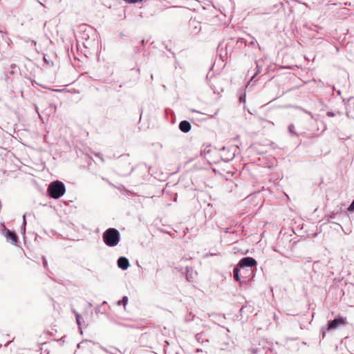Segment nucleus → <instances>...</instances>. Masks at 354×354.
Returning a JSON list of instances; mask_svg holds the SVG:
<instances>
[{
	"instance_id": "8",
	"label": "nucleus",
	"mask_w": 354,
	"mask_h": 354,
	"mask_svg": "<svg viewBox=\"0 0 354 354\" xmlns=\"http://www.w3.org/2000/svg\"><path fill=\"white\" fill-rule=\"evenodd\" d=\"M240 270H241V268L237 266L236 267H235L234 268V270H233L234 278L236 281H240V277H239Z\"/></svg>"
},
{
	"instance_id": "5",
	"label": "nucleus",
	"mask_w": 354,
	"mask_h": 354,
	"mask_svg": "<svg viewBox=\"0 0 354 354\" xmlns=\"http://www.w3.org/2000/svg\"><path fill=\"white\" fill-rule=\"evenodd\" d=\"M118 266L123 270H127L129 266V260L124 257H121L118 259Z\"/></svg>"
},
{
	"instance_id": "3",
	"label": "nucleus",
	"mask_w": 354,
	"mask_h": 354,
	"mask_svg": "<svg viewBox=\"0 0 354 354\" xmlns=\"http://www.w3.org/2000/svg\"><path fill=\"white\" fill-rule=\"evenodd\" d=\"M346 324V318L343 317H339L334 319L332 321L328 322V328L329 330L336 329L339 326H344Z\"/></svg>"
},
{
	"instance_id": "4",
	"label": "nucleus",
	"mask_w": 354,
	"mask_h": 354,
	"mask_svg": "<svg viewBox=\"0 0 354 354\" xmlns=\"http://www.w3.org/2000/svg\"><path fill=\"white\" fill-rule=\"evenodd\" d=\"M257 263V261L254 259L247 257L240 260L238 266L241 269H244L245 267H255Z\"/></svg>"
},
{
	"instance_id": "13",
	"label": "nucleus",
	"mask_w": 354,
	"mask_h": 354,
	"mask_svg": "<svg viewBox=\"0 0 354 354\" xmlns=\"http://www.w3.org/2000/svg\"><path fill=\"white\" fill-rule=\"evenodd\" d=\"M298 109L301 110L302 111H304V113H306V114H308V115H309L312 116V113H311V112L308 111H306V110L304 109L303 108H301V107H300V106H298Z\"/></svg>"
},
{
	"instance_id": "12",
	"label": "nucleus",
	"mask_w": 354,
	"mask_h": 354,
	"mask_svg": "<svg viewBox=\"0 0 354 354\" xmlns=\"http://www.w3.org/2000/svg\"><path fill=\"white\" fill-rule=\"evenodd\" d=\"M348 210L349 212H353L354 211V199H353V201L351 203V204L349 205V207H348Z\"/></svg>"
},
{
	"instance_id": "16",
	"label": "nucleus",
	"mask_w": 354,
	"mask_h": 354,
	"mask_svg": "<svg viewBox=\"0 0 354 354\" xmlns=\"http://www.w3.org/2000/svg\"><path fill=\"white\" fill-rule=\"evenodd\" d=\"M0 33L1 35L2 38L5 39V37H6V33L3 32L2 31H0Z\"/></svg>"
},
{
	"instance_id": "1",
	"label": "nucleus",
	"mask_w": 354,
	"mask_h": 354,
	"mask_svg": "<svg viewBox=\"0 0 354 354\" xmlns=\"http://www.w3.org/2000/svg\"><path fill=\"white\" fill-rule=\"evenodd\" d=\"M103 241L109 247L117 245L120 240V234L115 228H109L103 233Z\"/></svg>"
},
{
	"instance_id": "14",
	"label": "nucleus",
	"mask_w": 354,
	"mask_h": 354,
	"mask_svg": "<svg viewBox=\"0 0 354 354\" xmlns=\"http://www.w3.org/2000/svg\"><path fill=\"white\" fill-rule=\"evenodd\" d=\"M25 217H26V216H25V215H24V216H23V219H24V221H23L24 229H23V230H24V232H25V226H26V218H25Z\"/></svg>"
},
{
	"instance_id": "17",
	"label": "nucleus",
	"mask_w": 354,
	"mask_h": 354,
	"mask_svg": "<svg viewBox=\"0 0 354 354\" xmlns=\"http://www.w3.org/2000/svg\"><path fill=\"white\" fill-rule=\"evenodd\" d=\"M43 260H44V266L46 267L47 266V261H46L45 257H43Z\"/></svg>"
},
{
	"instance_id": "9",
	"label": "nucleus",
	"mask_w": 354,
	"mask_h": 354,
	"mask_svg": "<svg viewBox=\"0 0 354 354\" xmlns=\"http://www.w3.org/2000/svg\"><path fill=\"white\" fill-rule=\"evenodd\" d=\"M128 301H129V299L127 296H124L122 299V300H120L117 302V304L118 306L120 305H122L124 308L125 309L126 308V306L128 304Z\"/></svg>"
},
{
	"instance_id": "19",
	"label": "nucleus",
	"mask_w": 354,
	"mask_h": 354,
	"mask_svg": "<svg viewBox=\"0 0 354 354\" xmlns=\"http://www.w3.org/2000/svg\"><path fill=\"white\" fill-rule=\"evenodd\" d=\"M337 94H338V95H340V94H341V93H340V91H337Z\"/></svg>"
},
{
	"instance_id": "6",
	"label": "nucleus",
	"mask_w": 354,
	"mask_h": 354,
	"mask_svg": "<svg viewBox=\"0 0 354 354\" xmlns=\"http://www.w3.org/2000/svg\"><path fill=\"white\" fill-rule=\"evenodd\" d=\"M179 129L184 133H187L191 129V124L186 120L181 121L179 124Z\"/></svg>"
},
{
	"instance_id": "15",
	"label": "nucleus",
	"mask_w": 354,
	"mask_h": 354,
	"mask_svg": "<svg viewBox=\"0 0 354 354\" xmlns=\"http://www.w3.org/2000/svg\"><path fill=\"white\" fill-rule=\"evenodd\" d=\"M326 115L328 116V117H333L335 115V113H333V112H330V111H328L327 112Z\"/></svg>"
},
{
	"instance_id": "10",
	"label": "nucleus",
	"mask_w": 354,
	"mask_h": 354,
	"mask_svg": "<svg viewBox=\"0 0 354 354\" xmlns=\"http://www.w3.org/2000/svg\"><path fill=\"white\" fill-rule=\"evenodd\" d=\"M73 313L75 315L76 322L79 326L81 325L82 316L75 310H72Z\"/></svg>"
},
{
	"instance_id": "2",
	"label": "nucleus",
	"mask_w": 354,
	"mask_h": 354,
	"mask_svg": "<svg viewBox=\"0 0 354 354\" xmlns=\"http://www.w3.org/2000/svg\"><path fill=\"white\" fill-rule=\"evenodd\" d=\"M47 192L51 198L57 199L64 194L66 192L65 185L59 180L52 182L48 185Z\"/></svg>"
},
{
	"instance_id": "7",
	"label": "nucleus",
	"mask_w": 354,
	"mask_h": 354,
	"mask_svg": "<svg viewBox=\"0 0 354 354\" xmlns=\"http://www.w3.org/2000/svg\"><path fill=\"white\" fill-rule=\"evenodd\" d=\"M6 236L7 239H9L10 240L12 244H17L18 238L15 232H11L9 230H7Z\"/></svg>"
},
{
	"instance_id": "11",
	"label": "nucleus",
	"mask_w": 354,
	"mask_h": 354,
	"mask_svg": "<svg viewBox=\"0 0 354 354\" xmlns=\"http://www.w3.org/2000/svg\"><path fill=\"white\" fill-rule=\"evenodd\" d=\"M288 131L292 134V135H294V136H296L297 133L295 131V126L294 124H291L288 126Z\"/></svg>"
},
{
	"instance_id": "18",
	"label": "nucleus",
	"mask_w": 354,
	"mask_h": 354,
	"mask_svg": "<svg viewBox=\"0 0 354 354\" xmlns=\"http://www.w3.org/2000/svg\"><path fill=\"white\" fill-rule=\"evenodd\" d=\"M250 44L251 45H254V44H255V41H254V39H252V40L250 42Z\"/></svg>"
}]
</instances>
